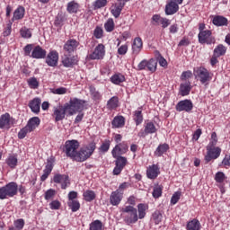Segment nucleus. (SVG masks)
Listing matches in <instances>:
<instances>
[{
	"instance_id": "f257e3e1",
	"label": "nucleus",
	"mask_w": 230,
	"mask_h": 230,
	"mask_svg": "<svg viewBox=\"0 0 230 230\" xmlns=\"http://www.w3.org/2000/svg\"><path fill=\"white\" fill-rule=\"evenodd\" d=\"M96 150V143L92 142L89 145L83 146L80 148L79 151H77V155L75 158V161L77 163H84L87 161L94 154V151Z\"/></svg>"
},
{
	"instance_id": "f03ea898",
	"label": "nucleus",
	"mask_w": 230,
	"mask_h": 230,
	"mask_svg": "<svg viewBox=\"0 0 230 230\" xmlns=\"http://www.w3.org/2000/svg\"><path fill=\"white\" fill-rule=\"evenodd\" d=\"M121 217L127 226H130V224H136V222H137V208H134L133 206H126L121 209Z\"/></svg>"
},
{
	"instance_id": "7ed1b4c3",
	"label": "nucleus",
	"mask_w": 230,
	"mask_h": 230,
	"mask_svg": "<svg viewBox=\"0 0 230 230\" xmlns=\"http://www.w3.org/2000/svg\"><path fill=\"white\" fill-rule=\"evenodd\" d=\"M17 191H19L17 182L11 181L7 183L4 187L0 188V200L15 197V195H17Z\"/></svg>"
},
{
	"instance_id": "20e7f679",
	"label": "nucleus",
	"mask_w": 230,
	"mask_h": 230,
	"mask_svg": "<svg viewBox=\"0 0 230 230\" xmlns=\"http://www.w3.org/2000/svg\"><path fill=\"white\" fill-rule=\"evenodd\" d=\"M40 125V119H39V117H33L30 119L27 122V125L18 132V137L20 139H24V137H26L28 134L33 132V130H35V128H37V127H39Z\"/></svg>"
},
{
	"instance_id": "39448f33",
	"label": "nucleus",
	"mask_w": 230,
	"mask_h": 230,
	"mask_svg": "<svg viewBox=\"0 0 230 230\" xmlns=\"http://www.w3.org/2000/svg\"><path fill=\"white\" fill-rule=\"evenodd\" d=\"M193 75L196 80H199L203 85H208L211 82V75L204 66H197L193 69Z\"/></svg>"
},
{
	"instance_id": "423d86ee",
	"label": "nucleus",
	"mask_w": 230,
	"mask_h": 230,
	"mask_svg": "<svg viewBox=\"0 0 230 230\" xmlns=\"http://www.w3.org/2000/svg\"><path fill=\"white\" fill-rule=\"evenodd\" d=\"M78 148H80V142H78V140H66L65 143V153L66 157L75 160L78 154Z\"/></svg>"
},
{
	"instance_id": "0eeeda50",
	"label": "nucleus",
	"mask_w": 230,
	"mask_h": 230,
	"mask_svg": "<svg viewBox=\"0 0 230 230\" xmlns=\"http://www.w3.org/2000/svg\"><path fill=\"white\" fill-rule=\"evenodd\" d=\"M66 105L68 109L69 116H73V114H76V112H82L85 107V101L74 98L70 100L69 103H66Z\"/></svg>"
},
{
	"instance_id": "6e6552de",
	"label": "nucleus",
	"mask_w": 230,
	"mask_h": 230,
	"mask_svg": "<svg viewBox=\"0 0 230 230\" xmlns=\"http://www.w3.org/2000/svg\"><path fill=\"white\" fill-rule=\"evenodd\" d=\"M199 44H215L217 40L213 36V32L209 30H206L205 31H200L198 35Z\"/></svg>"
},
{
	"instance_id": "1a4fd4ad",
	"label": "nucleus",
	"mask_w": 230,
	"mask_h": 230,
	"mask_svg": "<svg viewBox=\"0 0 230 230\" xmlns=\"http://www.w3.org/2000/svg\"><path fill=\"white\" fill-rule=\"evenodd\" d=\"M222 149L220 147H215V146H207V155L205 156L206 163H210L213 159H218Z\"/></svg>"
},
{
	"instance_id": "9d476101",
	"label": "nucleus",
	"mask_w": 230,
	"mask_h": 230,
	"mask_svg": "<svg viewBox=\"0 0 230 230\" xmlns=\"http://www.w3.org/2000/svg\"><path fill=\"white\" fill-rule=\"evenodd\" d=\"M115 160V167L113 169V175H119L121 172H123V168L127 166V157L121 156L119 155L117 157H114Z\"/></svg>"
},
{
	"instance_id": "9b49d317",
	"label": "nucleus",
	"mask_w": 230,
	"mask_h": 230,
	"mask_svg": "<svg viewBox=\"0 0 230 230\" xmlns=\"http://www.w3.org/2000/svg\"><path fill=\"white\" fill-rule=\"evenodd\" d=\"M69 112V110L65 104L64 106L58 104L54 107L53 117L55 118V121H62L66 118V112Z\"/></svg>"
},
{
	"instance_id": "f8f14e48",
	"label": "nucleus",
	"mask_w": 230,
	"mask_h": 230,
	"mask_svg": "<svg viewBox=\"0 0 230 230\" xmlns=\"http://www.w3.org/2000/svg\"><path fill=\"white\" fill-rule=\"evenodd\" d=\"M53 181L56 184H61V189L66 190L67 186L71 184V180H69V175L66 174H55Z\"/></svg>"
},
{
	"instance_id": "ddd939ff",
	"label": "nucleus",
	"mask_w": 230,
	"mask_h": 230,
	"mask_svg": "<svg viewBox=\"0 0 230 230\" xmlns=\"http://www.w3.org/2000/svg\"><path fill=\"white\" fill-rule=\"evenodd\" d=\"M105 57V46L103 44H99L93 50L92 54L88 56L91 60H102Z\"/></svg>"
},
{
	"instance_id": "4468645a",
	"label": "nucleus",
	"mask_w": 230,
	"mask_h": 230,
	"mask_svg": "<svg viewBox=\"0 0 230 230\" xmlns=\"http://www.w3.org/2000/svg\"><path fill=\"white\" fill-rule=\"evenodd\" d=\"M192 110H193V102H191L190 100L180 101L176 104V111L178 112H182L183 111L185 112H191Z\"/></svg>"
},
{
	"instance_id": "2eb2a0df",
	"label": "nucleus",
	"mask_w": 230,
	"mask_h": 230,
	"mask_svg": "<svg viewBox=\"0 0 230 230\" xmlns=\"http://www.w3.org/2000/svg\"><path fill=\"white\" fill-rule=\"evenodd\" d=\"M127 152H128V146L127 143L122 142L115 146L111 151V155L112 157H118V155H123V154H127Z\"/></svg>"
},
{
	"instance_id": "dca6fc26",
	"label": "nucleus",
	"mask_w": 230,
	"mask_h": 230,
	"mask_svg": "<svg viewBox=\"0 0 230 230\" xmlns=\"http://www.w3.org/2000/svg\"><path fill=\"white\" fill-rule=\"evenodd\" d=\"M46 64L50 67H57L58 64V52L57 50H51L46 58Z\"/></svg>"
},
{
	"instance_id": "f3484780",
	"label": "nucleus",
	"mask_w": 230,
	"mask_h": 230,
	"mask_svg": "<svg viewBox=\"0 0 230 230\" xmlns=\"http://www.w3.org/2000/svg\"><path fill=\"white\" fill-rule=\"evenodd\" d=\"M62 64L64 67H73V66L78 64V58L76 56L71 57L67 54H64L62 57Z\"/></svg>"
},
{
	"instance_id": "a211bd4d",
	"label": "nucleus",
	"mask_w": 230,
	"mask_h": 230,
	"mask_svg": "<svg viewBox=\"0 0 230 230\" xmlns=\"http://www.w3.org/2000/svg\"><path fill=\"white\" fill-rule=\"evenodd\" d=\"M46 49H42L40 46H36L33 48L32 52L31 54V58L41 59L46 58L47 55Z\"/></svg>"
},
{
	"instance_id": "6ab92c4d",
	"label": "nucleus",
	"mask_w": 230,
	"mask_h": 230,
	"mask_svg": "<svg viewBox=\"0 0 230 230\" xmlns=\"http://www.w3.org/2000/svg\"><path fill=\"white\" fill-rule=\"evenodd\" d=\"M78 46H80V42H78L76 40H68L65 43L63 49L66 53H75V51H76V48H78Z\"/></svg>"
},
{
	"instance_id": "aec40b11",
	"label": "nucleus",
	"mask_w": 230,
	"mask_h": 230,
	"mask_svg": "<svg viewBox=\"0 0 230 230\" xmlns=\"http://www.w3.org/2000/svg\"><path fill=\"white\" fill-rule=\"evenodd\" d=\"M121 200H123V192L114 190L110 196V203L111 206H119Z\"/></svg>"
},
{
	"instance_id": "412c9836",
	"label": "nucleus",
	"mask_w": 230,
	"mask_h": 230,
	"mask_svg": "<svg viewBox=\"0 0 230 230\" xmlns=\"http://www.w3.org/2000/svg\"><path fill=\"white\" fill-rule=\"evenodd\" d=\"M179 4L177 2L169 1L165 5V15H173L179 12Z\"/></svg>"
},
{
	"instance_id": "4be33fe9",
	"label": "nucleus",
	"mask_w": 230,
	"mask_h": 230,
	"mask_svg": "<svg viewBox=\"0 0 230 230\" xmlns=\"http://www.w3.org/2000/svg\"><path fill=\"white\" fill-rule=\"evenodd\" d=\"M157 132V128L153 122H147L145 126L144 132L138 133L139 137H145V136H148V134H155Z\"/></svg>"
},
{
	"instance_id": "5701e85b",
	"label": "nucleus",
	"mask_w": 230,
	"mask_h": 230,
	"mask_svg": "<svg viewBox=\"0 0 230 230\" xmlns=\"http://www.w3.org/2000/svg\"><path fill=\"white\" fill-rule=\"evenodd\" d=\"M159 173H161V171H159V165L157 164H153L147 168L146 175L148 179H157Z\"/></svg>"
},
{
	"instance_id": "b1692460",
	"label": "nucleus",
	"mask_w": 230,
	"mask_h": 230,
	"mask_svg": "<svg viewBox=\"0 0 230 230\" xmlns=\"http://www.w3.org/2000/svg\"><path fill=\"white\" fill-rule=\"evenodd\" d=\"M125 7V2L118 0V3L115 4L114 7L111 9V14L115 19H118L121 15V10Z\"/></svg>"
},
{
	"instance_id": "393cba45",
	"label": "nucleus",
	"mask_w": 230,
	"mask_h": 230,
	"mask_svg": "<svg viewBox=\"0 0 230 230\" xmlns=\"http://www.w3.org/2000/svg\"><path fill=\"white\" fill-rule=\"evenodd\" d=\"M12 125V119L10 118V113H5L0 117V128H10Z\"/></svg>"
},
{
	"instance_id": "a878e982",
	"label": "nucleus",
	"mask_w": 230,
	"mask_h": 230,
	"mask_svg": "<svg viewBox=\"0 0 230 230\" xmlns=\"http://www.w3.org/2000/svg\"><path fill=\"white\" fill-rule=\"evenodd\" d=\"M40 98H34L30 102L29 107L34 112V114H39L40 112Z\"/></svg>"
},
{
	"instance_id": "bb28decb",
	"label": "nucleus",
	"mask_w": 230,
	"mask_h": 230,
	"mask_svg": "<svg viewBox=\"0 0 230 230\" xmlns=\"http://www.w3.org/2000/svg\"><path fill=\"white\" fill-rule=\"evenodd\" d=\"M143 49V40L141 38H136L132 45V51L134 55H139Z\"/></svg>"
},
{
	"instance_id": "cd10ccee",
	"label": "nucleus",
	"mask_w": 230,
	"mask_h": 230,
	"mask_svg": "<svg viewBox=\"0 0 230 230\" xmlns=\"http://www.w3.org/2000/svg\"><path fill=\"white\" fill-rule=\"evenodd\" d=\"M227 18L222 15H216L212 19V24L214 26H227Z\"/></svg>"
},
{
	"instance_id": "c85d7f7f",
	"label": "nucleus",
	"mask_w": 230,
	"mask_h": 230,
	"mask_svg": "<svg viewBox=\"0 0 230 230\" xmlns=\"http://www.w3.org/2000/svg\"><path fill=\"white\" fill-rule=\"evenodd\" d=\"M25 12H26V10L22 6H19L13 12V16L12 18V22H14V21H21V19H23Z\"/></svg>"
},
{
	"instance_id": "c756f323",
	"label": "nucleus",
	"mask_w": 230,
	"mask_h": 230,
	"mask_svg": "<svg viewBox=\"0 0 230 230\" xmlns=\"http://www.w3.org/2000/svg\"><path fill=\"white\" fill-rule=\"evenodd\" d=\"M111 125L113 128H121V127H125V117L117 116L111 121Z\"/></svg>"
},
{
	"instance_id": "7c9ffc66",
	"label": "nucleus",
	"mask_w": 230,
	"mask_h": 230,
	"mask_svg": "<svg viewBox=\"0 0 230 230\" xmlns=\"http://www.w3.org/2000/svg\"><path fill=\"white\" fill-rule=\"evenodd\" d=\"M119 105V100L118 99V97L113 96L108 101L107 109H109V111H114L118 109Z\"/></svg>"
},
{
	"instance_id": "2f4dec72",
	"label": "nucleus",
	"mask_w": 230,
	"mask_h": 230,
	"mask_svg": "<svg viewBox=\"0 0 230 230\" xmlns=\"http://www.w3.org/2000/svg\"><path fill=\"white\" fill-rule=\"evenodd\" d=\"M226 51H227V48H226V46H224L223 44H219L214 49L213 55L218 58L224 57Z\"/></svg>"
},
{
	"instance_id": "473e14b6",
	"label": "nucleus",
	"mask_w": 230,
	"mask_h": 230,
	"mask_svg": "<svg viewBox=\"0 0 230 230\" xmlns=\"http://www.w3.org/2000/svg\"><path fill=\"white\" fill-rule=\"evenodd\" d=\"M190 91H191V83L186 82L180 85V92L181 96H188Z\"/></svg>"
},
{
	"instance_id": "72a5a7b5",
	"label": "nucleus",
	"mask_w": 230,
	"mask_h": 230,
	"mask_svg": "<svg viewBox=\"0 0 230 230\" xmlns=\"http://www.w3.org/2000/svg\"><path fill=\"white\" fill-rule=\"evenodd\" d=\"M5 163H6V164H7L10 168H12V169L15 168V167L17 166V163H18L17 155H9V156L6 158V160H5Z\"/></svg>"
},
{
	"instance_id": "f704fd0d",
	"label": "nucleus",
	"mask_w": 230,
	"mask_h": 230,
	"mask_svg": "<svg viewBox=\"0 0 230 230\" xmlns=\"http://www.w3.org/2000/svg\"><path fill=\"white\" fill-rule=\"evenodd\" d=\"M170 148V146H168V144H163L160 145L155 152V155H157V157H161V155H163V154H165V152H168V149Z\"/></svg>"
},
{
	"instance_id": "c9c22d12",
	"label": "nucleus",
	"mask_w": 230,
	"mask_h": 230,
	"mask_svg": "<svg viewBox=\"0 0 230 230\" xmlns=\"http://www.w3.org/2000/svg\"><path fill=\"white\" fill-rule=\"evenodd\" d=\"M187 230H200V222L197 219H192L187 224Z\"/></svg>"
},
{
	"instance_id": "e433bc0d",
	"label": "nucleus",
	"mask_w": 230,
	"mask_h": 230,
	"mask_svg": "<svg viewBox=\"0 0 230 230\" xmlns=\"http://www.w3.org/2000/svg\"><path fill=\"white\" fill-rule=\"evenodd\" d=\"M125 80V75L121 74H115L111 77V82L115 84V85H119Z\"/></svg>"
},
{
	"instance_id": "4c0bfd02",
	"label": "nucleus",
	"mask_w": 230,
	"mask_h": 230,
	"mask_svg": "<svg viewBox=\"0 0 230 230\" xmlns=\"http://www.w3.org/2000/svg\"><path fill=\"white\" fill-rule=\"evenodd\" d=\"M147 71L151 73H155L157 71V60L151 58L147 60Z\"/></svg>"
},
{
	"instance_id": "58836bf2",
	"label": "nucleus",
	"mask_w": 230,
	"mask_h": 230,
	"mask_svg": "<svg viewBox=\"0 0 230 230\" xmlns=\"http://www.w3.org/2000/svg\"><path fill=\"white\" fill-rule=\"evenodd\" d=\"M138 209V219L143 220L146 217V206L143 203L137 205Z\"/></svg>"
},
{
	"instance_id": "ea45409f",
	"label": "nucleus",
	"mask_w": 230,
	"mask_h": 230,
	"mask_svg": "<svg viewBox=\"0 0 230 230\" xmlns=\"http://www.w3.org/2000/svg\"><path fill=\"white\" fill-rule=\"evenodd\" d=\"M83 197L86 202H92V200L96 199V194L93 190H86L84 192Z\"/></svg>"
},
{
	"instance_id": "a19ab883",
	"label": "nucleus",
	"mask_w": 230,
	"mask_h": 230,
	"mask_svg": "<svg viewBox=\"0 0 230 230\" xmlns=\"http://www.w3.org/2000/svg\"><path fill=\"white\" fill-rule=\"evenodd\" d=\"M90 93H91L92 98H93V100H94V102H100V100H102V93H100V92H98L96 90V88L91 86Z\"/></svg>"
},
{
	"instance_id": "79ce46f5",
	"label": "nucleus",
	"mask_w": 230,
	"mask_h": 230,
	"mask_svg": "<svg viewBox=\"0 0 230 230\" xmlns=\"http://www.w3.org/2000/svg\"><path fill=\"white\" fill-rule=\"evenodd\" d=\"M66 10L69 13H76L78 12V4L75 1L68 3Z\"/></svg>"
},
{
	"instance_id": "37998d69",
	"label": "nucleus",
	"mask_w": 230,
	"mask_h": 230,
	"mask_svg": "<svg viewBox=\"0 0 230 230\" xmlns=\"http://www.w3.org/2000/svg\"><path fill=\"white\" fill-rule=\"evenodd\" d=\"M90 230H103V224L100 220H95L90 224Z\"/></svg>"
},
{
	"instance_id": "c03bdc74",
	"label": "nucleus",
	"mask_w": 230,
	"mask_h": 230,
	"mask_svg": "<svg viewBox=\"0 0 230 230\" xmlns=\"http://www.w3.org/2000/svg\"><path fill=\"white\" fill-rule=\"evenodd\" d=\"M68 207L72 209L73 213H76L80 209V202L78 200L68 201Z\"/></svg>"
},
{
	"instance_id": "a18cd8bd",
	"label": "nucleus",
	"mask_w": 230,
	"mask_h": 230,
	"mask_svg": "<svg viewBox=\"0 0 230 230\" xmlns=\"http://www.w3.org/2000/svg\"><path fill=\"white\" fill-rule=\"evenodd\" d=\"M107 6V0H95L93 3V10H100V8H105Z\"/></svg>"
},
{
	"instance_id": "49530a36",
	"label": "nucleus",
	"mask_w": 230,
	"mask_h": 230,
	"mask_svg": "<svg viewBox=\"0 0 230 230\" xmlns=\"http://www.w3.org/2000/svg\"><path fill=\"white\" fill-rule=\"evenodd\" d=\"M163 195V186L161 185H156L153 189V197L154 199H159Z\"/></svg>"
},
{
	"instance_id": "de8ad7c7",
	"label": "nucleus",
	"mask_w": 230,
	"mask_h": 230,
	"mask_svg": "<svg viewBox=\"0 0 230 230\" xmlns=\"http://www.w3.org/2000/svg\"><path fill=\"white\" fill-rule=\"evenodd\" d=\"M163 20V17L161 14H154L151 18V23L153 26H161V21Z\"/></svg>"
},
{
	"instance_id": "09e8293b",
	"label": "nucleus",
	"mask_w": 230,
	"mask_h": 230,
	"mask_svg": "<svg viewBox=\"0 0 230 230\" xmlns=\"http://www.w3.org/2000/svg\"><path fill=\"white\" fill-rule=\"evenodd\" d=\"M227 178L226 177V173L223 172H217L215 175V181L216 182H218L219 184H222Z\"/></svg>"
},
{
	"instance_id": "8fccbe9b",
	"label": "nucleus",
	"mask_w": 230,
	"mask_h": 230,
	"mask_svg": "<svg viewBox=\"0 0 230 230\" xmlns=\"http://www.w3.org/2000/svg\"><path fill=\"white\" fill-rule=\"evenodd\" d=\"M20 33L22 39H31V31L26 27L22 28Z\"/></svg>"
},
{
	"instance_id": "3c124183",
	"label": "nucleus",
	"mask_w": 230,
	"mask_h": 230,
	"mask_svg": "<svg viewBox=\"0 0 230 230\" xmlns=\"http://www.w3.org/2000/svg\"><path fill=\"white\" fill-rule=\"evenodd\" d=\"M153 220L155 221V224H161L163 214H161L159 210L155 211L153 214Z\"/></svg>"
},
{
	"instance_id": "603ef678",
	"label": "nucleus",
	"mask_w": 230,
	"mask_h": 230,
	"mask_svg": "<svg viewBox=\"0 0 230 230\" xmlns=\"http://www.w3.org/2000/svg\"><path fill=\"white\" fill-rule=\"evenodd\" d=\"M134 120L136 121L137 125H140L143 122V114L141 111H136L134 114Z\"/></svg>"
},
{
	"instance_id": "864d4df0",
	"label": "nucleus",
	"mask_w": 230,
	"mask_h": 230,
	"mask_svg": "<svg viewBox=\"0 0 230 230\" xmlns=\"http://www.w3.org/2000/svg\"><path fill=\"white\" fill-rule=\"evenodd\" d=\"M53 172V160L48 159L47 164L45 166V169L43 170V172L48 173L49 175Z\"/></svg>"
},
{
	"instance_id": "5fc2aeb1",
	"label": "nucleus",
	"mask_w": 230,
	"mask_h": 230,
	"mask_svg": "<svg viewBox=\"0 0 230 230\" xmlns=\"http://www.w3.org/2000/svg\"><path fill=\"white\" fill-rule=\"evenodd\" d=\"M104 28L107 31L111 32L114 31V20L112 19H109L105 24H104Z\"/></svg>"
},
{
	"instance_id": "6e6d98bb",
	"label": "nucleus",
	"mask_w": 230,
	"mask_h": 230,
	"mask_svg": "<svg viewBox=\"0 0 230 230\" xmlns=\"http://www.w3.org/2000/svg\"><path fill=\"white\" fill-rule=\"evenodd\" d=\"M28 85L31 89H37L39 87V81L35 77H31L28 79Z\"/></svg>"
},
{
	"instance_id": "4d7b16f0",
	"label": "nucleus",
	"mask_w": 230,
	"mask_h": 230,
	"mask_svg": "<svg viewBox=\"0 0 230 230\" xmlns=\"http://www.w3.org/2000/svg\"><path fill=\"white\" fill-rule=\"evenodd\" d=\"M93 37H95V39H102V37H103V29L96 27L93 31Z\"/></svg>"
},
{
	"instance_id": "13d9d810",
	"label": "nucleus",
	"mask_w": 230,
	"mask_h": 230,
	"mask_svg": "<svg viewBox=\"0 0 230 230\" xmlns=\"http://www.w3.org/2000/svg\"><path fill=\"white\" fill-rule=\"evenodd\" d=\"M181 200V192H175L171 198V204L175 205Z\"/></svg>"
},
{
	"instance_id": "bf43d9fd",
	"label": "nucleus",
	"mask_w": 230,
	"mask_h": 230,
	"mask_svg": "<svg viewBox=\"0 0 230 230\" xmlns=\"http://www.w3.org/2000/svg\"><path fill=\"white\" fill-rule=\"evenodd\" d=\"M25 57H31V51H33V44H28L24 47Z\"/></svg>"
},
{
	"instance_id": "052dcab7",
	"label": "nucleus",
	"mask_w": 230,
	"mask_h": 230,
	"mask_svg": "<svg viewBox=\"0 0 230 230\" xmlns=\"http://www.w3.org/2000/svg\"><path fill=\"white\" fill-rule=\"evenodd\" d=\"M109 148H111V142L106 141V142L102 144L99 150L101 152H102L103 154H105V152H109Z\"/></svg>"
},
{
	"instance_id": "680f3d73",
	"label": "nucleus",
	"mask_w": 230,
	"mask_h": 230,
	"mask_svg": "<svg viewBox=\"0 0 230 230\" xmlns=\"http://www.w3.org/2000/svg\"><path fill=\"white\" fill-rule=\"evenodd\" d=\"M13 226L17 230H22L24 227V219L15 220Z\"/></svg>"
},
{
	"instance_id": "e2e57ef3",
	"label": "nucleus",
	"mask_w": 230,
	"mask_h": 230,
	"mask_svg": "<svg viewBox=\"0 0 230 230\" xmlns=\"http://www.w3.org/2000/svg\"><path fill=\"white\" fill-rule=\"evenodd\" d=\"M55 197V190L50 189L45 192V200H51Z\"/></svg>"
},
{
	"instance_id": "0e129e2a",
	"label": "nucleus",
	"mask_w": 230,
	"mask_h": 230,
	"mask_svg": "<svg viewBox=\"0 0 230 230\" xmlns=\"http://www.w3.org/2000/svg\"><path fill=\"white\" fill-rule=\"evenodd\" d=\"M172 24V21L168 18L162 17V21L160 25H162V28L164 30L165 28H168Z\"/></svg>"
},
{
	"instance_id": "69168bd1",
	"label": "nucleus",
	"mask_w": 230,
	"mask_h": 230,
	"mask_svg": "<svg viewBox=\"0 0 230 230\" xmlns=\"http://www.w3.org/2000/svg\"><path fill=\"white\" fill-rule=\"evenodd\" d=\"M53 94H66L67 93V88L66 87H59L51 91Z\"/></svg>"
},
{
	"instance_id": "338daca9",
	"label": "nucleus",
	"mask_w": 230,
	"mask_h": 230,
	"mask_svg": "<svg viewBox=\"0 0 230 230\" xmlns=\"http://www.w3.org/2000/svg\"><path fill=\"white\" fill-rule=\"evenodd\" d=\"M128 51V45H127V44L122 45L118 49L119 55H127Z\"/></svg>"
},
{
	"instance_id": "774afa93",
	"label": "nucleus",
	"mask_w": 230,
	"mask_h": 230,
	"mask_svg": "<svg viewBox=\"0 0 230 230\" xmlns=\"http://www.w3.org/2000/svg\"><path fill=\"white\" fill-rule=\"evenodd\" d=\"M137 71H144L145 69H147V60L144 59L137 65Z\"/></svg>"
}]
</instances>
